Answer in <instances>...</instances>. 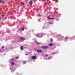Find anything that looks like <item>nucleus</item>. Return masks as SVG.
<instances>
[{"instance_id": "f257e3e1", "label": "nucleus", "mask_w": 75, "mask_h": 75, "mask_svg": "<svg viewBox=\"0 0 75 75\" xmlns=\"http://www.w3.org/2000/svg\"><path fill=\"white\" fill-rule=\"evenodd\" d=\"M49 47L48 46H42L41 47V48L43 49H47L49 48Z\"/></svg>"}, {"instance_id": "f03ea898", "label": "nucleus", "mask_w": 75, "mask_h": 75, "mask_svg": "<svg viewBox=\"0 0 75 75\" xmlns=\"http://www.w3.org/2000/svg\"><path fill=\"white\" fill-rule=\"evenodd\" d=\"M37 58V57L36 56H33L31 57V59H35Z\"/></svg>"}, {"instance_id": "7ed1b4c3", "label": "nucleus", "mask_w": 75, "mask_h": 75, "mask_svg": "<svg viewBox=\"0 0 75 75\" xmlns=\"http://www.w3.org/2000/svg\"><path fill=\"white\" fill-rule=\"evenodd\" d=\"M29 3L30 5H32V4H33V1L31 0L29 2Z\"/></svg>"}, {"instance_id": "20e7f679", "label": "nucleus", "mask_w": 75, "mask_h": 75, "mask_svg": "<svg viewBox=\"0 0 75 75\" xmlns=\"http://www.w3.org/2000/svg\"><path fill=\"white\" fill-rule=\"evenodd\" d=\"M37 52L39 53H41V52H42V51L40 50H37Z\"/></svg>"}, {"instance_id": "39448f33", "label": "nucleus", "mask_w": 75, "mask_h": 75, "mask_svg": "<svg viewBox=\"0 0 75 75\" xmlns=\"http://www.w3.org/2000/svg\"><path fill=\"white\" fill-rule=\"evenodd\" d=\"M20 38L21 40H22V41H24L25 40V38L23 37H20Z\"/></svg>"}, {"instance_id": "423d86ee", "label": "nucleus", "mask_w": 75, "mask_h": 75, "mask_svg": "<svg viewBox=\"0 0 75 75\" xmlns=\"http://www.w3.org/2000/svg\"><path fill=\"white\" fill-rule=\"evenodd\" d=\"M49 46H50V47L51 46H53V44L52 43H50L49 44Z\"/></svg>"}, {"instance_id": "0eeeda50", "label": "nucleus", "mask_w": 75, "mask_h": 75, "mask_svg": "<svg viewBox=\"0 0 75 75\" xmlns=\"http://www.w3.org/2000/svg\"><path fill=\"white\" fill-rule=\"evenodd\" d=\"M49 19H51L52 20H54V18H48Z\"/></svg>"}, {"instance_id": "6e6552de", "label": "nucleus", "mask_w": 75, "mask_h": 75, "mask_svg": "<svg viewBox=\"0 0 75 75\" xmlns=\"http://www.w3.org/2000/svg\"><path fill=\"white\" fill-rule=\"evenodd\" d=\"M50 41L51 42H52V41H53V39H52V38H51L50 39Z\"/></svg>"}, {"instance_id": "1a4fd4ad", "label": "nucleus", "mask_w": 75, "mask_h": 75, "mask_svg": "<svg viewBox=\"0 0 75 75\" xmlns=\"http://www.w3.org/2000/svg\"><path fill=\"white\" fill-rule=\"evenodd\" d=\"M21 49L22 50H23V46H21Z\"/></svg>"}, {"instance_id": "9d476101", "label": "nucleus", "mask_w": 75, "mask_h": 75, "mask_svg": "<svg viewBox=\"0 0 75 75\" xmlns=\"http://www.w3.org/2000/svg\"><path fill=\"white\" fill-rule=\"evenodd\" d=\"M11 65H14L15 64L13 62H11Z\"/></svg>"}, {"instance_id": "9b49d317", "label": "nucleus", "mask_w": 75, "mask_h": 75, "mask_svg": "<svg viewBox=\"0 0 75 75\" xmlns=\"http://www.w3.org/2000/svg\"><path fill=\"white\" fill-rule=\"evenodd\" d=\"M23 62L24 64H26V62L25 61H24Z\"/></svg>"}, {"instance_id": "f8f14e48", "label": "nucleus", "mask_w": 75, "mask_h": 75, "mask_svg": "<svg viewBox=\"0 0 75 75\" xmlns=\"http://www.w3.org/2000/svg\"><path fill=\"white\" fill-rule=\"evenodd\" d=\"M3 1L1 0H0V3H3Z\"/></svg>"}, {"instance_id": "ddd939ff", "label": "nucleus", "mask_w": 75, "mask_h": 75, "mask_svg": "<svg viewBox=\"0 0 75 75\" xmlns=\"http://www.w3.org/2000/svg\"><path fill=\"white\" fill-rule=\"evenodd\" d=\"M65 40H68V37H66L65 38Z\"/></svg>"}, {"instance_id": "4468645a", "label": "nucleus", "mask_w": 75, "mask_h": 75, "mask_svg": "<svg viewBox=\"0 0 75 75\" xmlns=\"http://www.w3.org/2000/svg\"><path fill=\"white\" fill-rule=\"evenodd\" d=\"M20 3L21 4V5H23V4H24V3L20 2Z\"/></svg>"}, {"instance_id": "2eb2a0df", "label": "nucleus", "mask_w": 75, "mask_h": 75, "mask_svg": "<svg viewBox=\"0 0 75 75\" xmlns=\"http://www.w3.org/2000/svg\"><path fill=\"white\" fill-rule=\"evenodd\" d=\"M36 37H39V35L38 34H37Z\"/></svg>"}, {"instance_id": "dca6fc26", "label": "nucleus", "mask_w": 75, "mask_h": 75, "mask_svg": "<svg viewBox=\"0 0 75 75\" xmlns=\"http://www.w3.org/2000/svg\"><path fill=\"white\" fill-rule=\"evenodd\" d=\"M19 58V57H16V59H18Z\"/></svg>"}, {"instance_id": "f3484780", "label": "nucleus", "mask_w": 75, "mask_h": 75, "mask_svg": "<svg viewBox=\"0 0 75 75\" xmlns=\"http://www.w3.org/2000/svg\"><path fill=\"white\" fill-rule=\"evenodd\" d=\"M25 29L24 28H22V30H24Z\"/></svg>"}, {"instance_id": "a211bd4d", "label": "nucleus", "mask_w": 75, "mask_h": 75, "mask_svg": "<svg viewBox=\"0 0 75 75\" xmlns=\"http://www.w3.org/2000/svg\"><path fill=\"white\" fill-rule=\"evenodd\" d=\"M2 49H4V46H2Z\"/></svg>"}, {"instance_id": "6ab92c4d", "label": "nucleus", "mask_w": 75, "mask_h": 75, "mask_svg": "<svg viewBox=\"0 0 75 75\" xmlns=\"http://www.w3.org/2000/svg\"><path fill=\"white\" fill-rule=\"evenodd\" d=\"M2 19H4V17H2Z\"/></svg>"}, {"instance_id": "aec40b11", "label": "nucleus", "mask_w": 75, "mask_h": 75, "mask_svg": "<svg viewBox=\"0 0 75 75\" xmlns=\"http://www.w3.org/2000/svg\"><path fill=\"white\" fill-rule=\"evenodd\" d=\"M38 16H39V17H41V15L40 14H39Z\"/></svg>"}, {"instance_id": "412c9836", "label": "nucleus", "mask_w": 75, "mask_h": 75, "mask_svg": "<svg viewBox=\"0 0 75 75\" xmlns=\"http://www.w3.org/2000/svg\"><path fill=\"white\" fill-rule=\"evenodd\" d=\"M45 56H46V57H48V55L47 54H46L45 55Z\"/></svg>"}, {"instance_id": "4be33fe9", "label": "nucleus", "mask_w": 75, "mask_h": 75, "mask_svg": "<svg viewBox=\"0 0 75 75\" xmlns=\"http://www.w3.org/2000/svg\"><path fill=\"white\" fill-rule=\"evenodd\" d=\"M4 16H5L4 15H2V17H4Z\"/></svg>"}, {"instance_id": "5701e85b", "label": "nucleus", "mask_w": 75, "mask_h": 75, "mask_svg": "<svg viewBox=\"0 0 75 75\" xmlns=\"http://www.w3.org/2000/svg\"><path fill=\"white\" fill-rule=\"evenodd\" d=\"M40 44V43H37V44Z\"/></svg>"}, {"instance_id": "b1692460", "label": "nucleus", "mask_w": 75, "mask_h": 75, "mask_svg": "<svg viewBox=\"0 0 75 75\" xmlns=\"http://www.w3.org/2000/svg\"><path fill=\"white\" fill-rule=\"evenodd\" d=\"M42 0V1H45V0Z\"/></svg>"}, {"instance_id": "393cba45", "label": "nucleus", "mask_w": 75, "mask_h": 75, "mask_svg": "<svg viewBox=\"0 0 75 75\" xmlns=\"http://www.w3.org/2000/svg\"><path fill=\"white\" fill-rule=\"evenodd\" d=\"M11 61H13V59H12V60H11Z\"/></svg>"}, {"instance_id": "a878e982", "label": "nucleus", "mask_w": 75, "mask_h": 75, "mask_svg": "<svg viewBox=\"0 0 75 75\" xmlns=\"http://www.w3.org/2000/svg\"><path fill=\"white\" fill-rule=\"evenodd\" d=\"M25 55H28L27 54H26Z\"/></svg>"}, {"instance_id": "bb28decb", "label": "nucleus", "mask_w": 75, "mask_h": 75, "mask_svg": "<svg viewBox=\"0 0 75 75\" xmlns=\"http://www.w3.org/2000/svg\"><path fill=\"white\" fill-rule=\"evenodd\" d=\"M1 20V18L0 17V20Z\"/></svg>"}, {"instance_id": "cd10ccee", "label": "nucleus", "mask_w": 75, "mask_h": 75, "mask_svg": "<svg viewBox=\"0 0 75 75\" xmlns=\"http://www.w3.org/2000/svg\"><path fill=\"white\" fill-rule=\"evenodd\" d=\"M0 52H1L0 51Z\"/></svg>"}]
</instances>
